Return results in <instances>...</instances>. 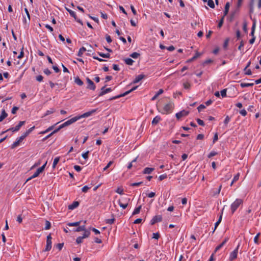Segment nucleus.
Returning a JSON list of instances; mask_svg holds the SVG:
<instances>
[{
	"label": "nucleus",
	"instance_id": "1",
	"mask_svg": "<svg viewBox=\"0 0 261 261\" xmlns=\"http://www.w3.org/2000/svg\"><path fill=\"white\" fill-rule=\"evenodd\" d=\"M243 200L242 199L237 198L236 199L230 206V210L232 214H233L237 208L243 204Z\"/></svg>",
	"mask_w": 261,
	"mask_h": 261
},
{
	"label": "nucleus",
	"instance_id": "2",
	"mask_svg": "<svg viewBox=\"0 0 261 261\" xmlns=\"http://www.w3.org/2000/svg\"><path fill=\"white\" fill-rule=\"evenodd\" d=\"M46 164H47V162L43 165H42L41 167L37 169V170L36 171V172L30 177H29L28 179H27L26 181H28L29 180L38 176V175L41 173H42L43 172V171L44 170V168H45V167Z\"/></svg>",
	"mask_w": 261,
	"mask_h": 261
},
{
	"label": "nucleus",
	"instance_id": "3",
	"mask_svg": "<svg viewBox=\"0 0 261 261\" xmlns=\"http://www.w3.org/2000/svg\"><path fill=\"white\" fill-rule=\"evenodd\" d=\"M174 108V104L172 102H169L168 103L165 105L163 108V114H168L171 113Z\"/></svg>",
	"mask_w": 261,
	"mask_h": 261
},
{
	"label": "nucleus",
	"instance_id": "4",
	"mask_svg": "<svg viewBox=\"0 0 261 261\" xmlns=\"http://www.w3.org/2000/svg\"><path fill=\"white\" fill-rule=\"evenodd\" d=\"M79 120V117H76V116L72 118L71 119L67 120V121L65 122L61 125H60V128H64L65 127H66L73 123L76 122L77 120Z\"/></svg>",
	"mask_w": 261,
	"mask_h": 261
},
{
	"label": "nucleus",
	"instance_id": "5",
	"mask_svg": "<svg viewBox=\"0 0 261 261\" xmlns=\"http://www.w3.org/2000/svg\"><path fill=\"white\" fill-rule=\"evenodd\" d=\"M138 86H136L135 87H134L133 88H132L130 90L127 91H126L125 92L122 93V94H121L120 95H118L117 96H114V97H113L112 98H111L110 99V100H114V99H116L117 98H120L121 97H123V96H126V95L128 94L129 93H130L131 92L134 91L135 90H136L137 88H138Z\"/></svg>",
	"mask_w": 261,
	"mask_h": 261
},
{
	"label": "nucleus",
	"instance_id": "6",
	"mask_svg": "<svg viewBox=\"0 0 261 261\" xmlns=\"http://www.w3.org/2000/svg\"><path fill=\"white\" fill-rule=\"evenodd\" d=\"M51 239H52V238L51 237L50 234H48L47 236L46 245V247H45V249L44 250V251H48L51 249V246H51V244H52Z\"/></svg>",
	"mask_w": 261,
	"mask_h": 261
},
{
	"label": "nucleus",
	"instance_id": "7",
	"mask_svg": "<svg viewBox=\"0 0 261 261\" xmlns=\"http://www.w3.org/2000/svg\"><path fill=\"white\" fill-rule=\"evenodd\" d=\"M86 81L88 84V86L87 87V88L92 90H95L96 86L93 82L92 80H91L89 77L86 78Z\"/></svg>",
	"mask_w": 261,
	"mask_h": 261
},
{
	"label": "nucleus",
	"instance_id": "8",
	"mask_svg": "<svg viewBox=\"0 0 261 261\" xmlns=\"http://www.w3.org/2000/svg\"><path fill=\"white\" fill-rule=\"evenodd\" d=\"M162 220V217L161 215H156L153 217L150 221V224L153 225L155 223L159 222H161Z\"/></svg>",
	"mask_w": 261,
	"mask_h": 261
},
{
	"label": "nucleus",
	"instance_id": "9",
	"mask_svg": "<svg viewBox=\"0 0 261 261\" xmlns=\"http://www.w3.org/2000/svg\"><path fill=\"white\" fill-rule=\"evenodd\" d=\"M189 114V112L186 110H182L178 113L176 114V118L179 120L181 117L187 116Z\"/></svg>",
	"mask_w": 261,
	"mask_h": 261
},
{
	"label": "nucleus",
	"instance_id": "10",
	"mask_svg": "<svg viewBox=\"0 0 261 261\" xmlns=\"http://www.w3.org/2000/svg\"><path fill=\"white\" fill-rule=\"evenodd\" d=\"M96 111V109H93L90 111H89V112H86L85 113H84L83 114H82V115L81 116H76V117H79V119L81 118H85V117H88L91 115H92L93 113H94Z\"/></svg>",
	"mask_w": 261,
	"mask_h": 261
},
{
	"label": "nucleus",
	"instance_id": "11",
	"mask_svg": "<svg viewBox=\"0 0 261 261\" xmlns=\"http://www.w3.org/2000/svg\"><path fill=\"white\" fill-rule=\"evenodd\" d=\"M238 248L239 246H238L236 249H234L232 252H231L229 256L230 260L232 261L237 257Z\"/></svg>",
	"mask_w": 261,
	"mask_h": 261
},
{
	"label": "nucleus",
	"instance_id": "12",
	"mask_svg": "<svg viewBox=\"0 0 261 261\" xmlns=\"http://www.w3.org/2000/svg\"><path fill=\"white\" fill-rule=\"evenodd\" d=\"M23 140V139L22 138V137H21V136L17 138L16 141H15L11 145V148L12 149H14L16 147H17V146H18L20 144V143H21L22 141Z\"/></svg>",
	"mask_w": 261,
	"mask_h": 261
},
{
	"label": "nucleus",
	"instance_id": "13",
	"mask_svg": "<svg viewBox=\"0 0 261 261\" xmlns=\"http://www.w3.org/2000/svg\"><path fill=\"white\" fill-rule=\"evenodd\" d=\"M112 91V89L111 88L105 89V86L102 87L101 88V92L99 94V96H102L105 95L106 93H108Z\"/></svg>",
	"mask_w": 261,
	"mask_h": 261
},
{
	"label": "nucleus",
	"instance_id": "14",
	"mask_svg": "<svg viewBox=\"0 0 261 261\" xmlns=\"http://www.w3.org/2000/svg\"><path fill=\"white\" fill-rule=\"evenodd\" d=\"M145 77V75L143 74H139L136 77L135 80L133 81V84L138 83L140 81H141L143 79H144Z\"/></svg>",
	"mask_w": 261,
	"mask_h": 261
},
{
	"label": "nucleus",
	"instance_id": "15",
	"mask_svg": "<svg viewBox=\"0 0 261 261\" xmlns=\"http://www.w3.org/2000/svg\"><path fill=\"white\" fill-rule=\"evenodd\" d=\"M228 239H229L228 238H225V239L223 240V241L216 248L215 252H217L220 248H221L226 243V242L228 241Z\"/></svg>",
	"mask_w": 261,
	"mask_h": 261
},
{
	"label": "nucleus",
	"instance_id": "16",
	"mask_svg": "<svg viewBox=\"0 0 261 261\" xmlns=\"http://www.w3.org/2000/svg\"><path fill=\"white\" fill-rule=\"evenodd\" d=\"M78 201H74L71 204L68 205V209L72 210L79 205Z\"/></svg>",
	"mask_w": 261,
	"mask_h": 261
},
{
	"label": "nucleus",
	"instance_id": "17",
	"mask_svg": "<svg viewBox=\"0 0 261 261\" xmlns=\"http://www.w3.org/2000/svg\"><path fill=\"white\" fill-rule=\"evenodd\" d=\"M25 121H19V123L18 124V125H17L15 127H14V131H18L20 127L24 124L25 123Z\"/></svg>",
	"mask_w": 261,
	"mask_h": 261
},
{
	"label": "nucleus",
	"instance_id": "18",
	"mask_svg": "<svg viewBox=\"0 0 261 261\" xmlns=\"http://www.w3.org/2000/svg\"><path fill=\"white\" fill-rule=\"evenodd\" d=\"M154 170L153 168L146 167L144 169L143 173L145 174H150Z\"/></svg>",
	"mask_w": 261,
	"mask_h": 261
},
{
	"label": "nucleus",
	"instance_id": "19",
	"mask_svg": "<svg viewBox=\"0 0 261 261\" xmlns=\"http://www.w3.org/2000/svg\"><path fill=\"white\" fill-rule=\"evenodd\" d=\"M85 225H81V226L79 225L77 226V228H74L72 230L74 232H80L81 231L85 230Z\"/></svg>",
	"mask_w": 261,
	"mask_h": 261
},
{
	"label": "nucleus",
	"instance_id": "20",
	"mask_svg": "<svg viewBox=\"0 0 261 261\" xmlns=\"http://www.w3.org/2000/svg\"><path fill=\"white\" fill-rule=\"evenodd\" d=\"M161 120V117L159 116H155L152 121V124L155 125L157 124Z\"/></svg>",
	"mask_w": 261,
	"mask_h": 261
},
{
	"label": "nucleus",
	"instance_id": "21",
	"mask_svg": "<svg viewBox=\"0 0 261 261\" xmlns=\"http://www.w3.org/2000/svg\"><path fill=\"white\" fill-rule=\"evenodd\" d=\"M8 116L7 113L6 112L5 110H3L2 114L0 116V122H2L5 118Z\"/></svg>",
	"mask_w": 261,
	"mask_h": 261
},
{
	"label": "nucleus",
	"instance_id": "22",
	"mask_svg": "<svg viewBox=\"0 0 261 261\" xmlns=\"http://www.w3.org/2000/svg\"><path fill=\"white\" fill-rule=\"evenodd\" d=\"M201 55V53H198V51H196L195 56L194 57H193L191 59H189L187 62H191L194 60H195V59H196L197 58H198L199 57H200V56Z\"/></svg>",
	"mask_w": 261,
	"mask_h": 261
},
{
	"label": "nucleus",
	"instance_id": "23",
	"mask_svg": "<svg viewBox=\"0 0 261 261\" xmlns=\"http://www.w3.org/2000/svg\"><path fill=\"white\" fill-rule=\"evenodd\" d=\"M229 7H230L229 3V2L226 3V4H225V10L224 11V15L223 16H225L228 14V11H229Z\"/></svg>",
	"mask_w": 261,
	"mask_h": 261
},
{
	"label": "nucleus",
	"instance_id": "24",
	"mask_svg": "<svg viewBox=\"0 0 261 261\" xmlns=\"http://www.w3.org/2000/svg\"><path fill=\"white\" fill-rule=\"evenodd\" d=\"M82 222V221H80L75 222H70L67 224V225L69 226H78L81 224Z\"/></svg>",
	"mask_w": 261,
	"mask_h": 261
},
{
	"label": "nucleus",
	"instance_id": "25",
	"mask_svg": "<svg viewBox=\"0 0 261 261\" xmlns=\"http://www.w3.org/2000/svg\"><path fill=\"white\" fill-rule=\"evenodd\" d=\"M66 10L69 12L71 16L73 17L75 20H76V15L74 11L67 8H66Z\"/></svg>",
	"mask_w": 261,
	"mask_h": 261
},
{
	"label": "nucleus",
	"instance_id": "26",
	"mask_svg": "<svg viewBox=\"0 0 261 261\" xmlns=\"http://www.w3.org/2000/svg\"><path fill=\"white\" fill-rule=\"evenodd\" d=\"M84 231V233L83 235V237L84 238H88L90 234V229H87L86 227L85 228V230H83Z\"/></svg>",
	"mask_w": 261,
	"mask_h": 261
},
{
	"label": "nucleus",
	"instance_id": "27",
	"mask_svg": "<svg viewBox=\"0 0 261 261\" xmlns=\"http://www.w3.org/2000/svg\"><path fill=\"white\" fill-rule=\"evenodd\" d=\"M74 82L79 86H82L84 84L83 82L79 77L75 78Z\"/></svg>",
	"mask_w": 261,
	"mask_h": 261
},
{
	"label": "nucleus",
	"instance_id": "28",
	"mask_svg": "<svg viewBox=\"0 0 261 261\" xmlns=\"http://www.w3.org/2000/svg\"><path fill=\"white\" fill-rule=\"evenodd\" d=\"M254 85L253 83H241L240 86L242 88L248 87H252Z\"/></svg>",
	"mask_w": 261,
	"mask_h": 261
},
{
	"label": "nucleus",
	"instance_id": "29",
	"mask_svg": "<svg viewBox=\"0 0 261 261\" xmlns=\"http://www.w3.org/2000/svg\"><path fill=\"white\" fill-rule=\"evenodd\" d=\"M125 63L128 65H132L134 62V60L130 58H126L124 59Z\"/></svg>",
	"mask_w": 261,
	"mask_h": 261
},
{
	"label": "nucleus",
	"instance_id": "30",
	"mask_svg": "<svg viewBox=\"0 0 261 261\" xmlns=\"http://www.w3.org/2000/svg\"><path fill=\"white\" fill-rule=\"evenodd\" d=\"M128 203H123L120 200L118 201V204L120 207L123 208V209L126 208L128 206Z\"/></svg>",
	"mask_w": 261,
	"mask_h": 261
},
{
	"label": "nucleus",
	"instance_id": "31",
	"mask_svg": "<svg viewBox=\"0 0 261 261\" xmlns=\"http://www.w3.org/2000/svg\"><path fill=\"white\" fill-rule=\"evenodd\" d=\"M98 54L99 55V56H100V57H101L102 58H109L110 57V55L109 53L104 54L102 53L98 52Z\"/></svg>",
	"mask_w": 261,
	"mask_h": 261
},
{
	"label": "nucleus",
	"instance_id": "32",
	"mask_svg": "<svg viewBox=\"0 0 261 261\" xmlns=\"http://www.w3.org/2000/svg\"><path fill=\"white\" fill-rule=\"evenodd\" d=\"M86 50V49L84 47H81L78 53L77 56L79 57H82V55L83 54L84 52H85Z\"/></svg>",
	"mask_w": 261,
	"mask_h": 261
},
{
	"label": "nucleus",
	"instance_id": "33",
	"mask_svg": "<svg viewBox=\"0 0 261 261\" xmlns=\"http://www.w3.org/2000/svg\"><path fill=\"white\" fill-rule=\"evenodd\" d=\"M141 209V205H140L139 206L136 207L134 210L132 215H137V214H139L140 213V212Z\"/></svg>",
	"mask_w": 261,
	"mask_h": 261
},
{
	"label": "nucleus",
	"instance_id": "34",
	"mask_svg": "<svg viewBox=\"0 0 261 261\" xmlns=\"http://www.w3.org/2000/svg\"><path fill=\"white\" fill-rule=\"evenodd\" d=\"M59 161H60V157H57V158H56L54 159V162H53V168H56V165L59 163Z\"/></svg>",
	"mask_w": 261,
	"mask_h": 261
},
{
	"label": "nucleus",
	"instance_id": "35",
	"mask_svg": "<svg viewBox=\"0 0 261 261\" xmlns=\"http://www.w3.org/2000/svg\"><path fill=\"white\" fill-rule=\"evenodd\" d=\"M254 0H251L250 3V5H249V7H250V10H249V12L250 13H252L253 12V10H254V7H253V5H254V2H253Z\"/></svg>",
	"mask_w": 261,
	"mask_h": 261
},
{
	"label": "nucleus",
	"instance_id": "36",
	"mask_svg": "<svg viewBox=\"0 0 261 261\" xmlns=\"http://www.w3.org/2000/svg\"><path fill=\"white\" fill-rule=\"evenodd\" d=\"M115 221V219L114 218V216H113L112 218L106 220V222L107 224H112L114 223Z\"/></svg>",
	"mask_w": 261,
	"mask_h": 261
},
{
	"label": "nucleus",
	"instance_id": "37",
	"mask_svg": "<svg viewBox=\"0 0 261 261\" xmlns=\"http://www.w3.org/2000/svg\"><path fill=\"white\" fill-rule=\"evenodd\" d=\"M229 41V38H227L225 40L224 42V44H223V48H224L225 49H226L227 48V47H228V45Z\"/></svg>",
	"mask_w": 261,
	"mask_h": 261
},
{
	"label": "nucleus",
	"instance_id": "38",
	"mask_svg": "<svg viewBox=\"0 0 261 261\" xmlns=\"http://www.w3.org/2000/svg\"><path fill=\"white\" fill-rule=\"evenodd\" d=\"M140 54L137 52H134L130 55V57L134 59H137L140 56Z\"/></svg>",
	"mask_w": 261,
	"mask_h": 261
},
{
	"label": "nucleus",
	"instance_id": "39",
	"mask_svg": "<svg viewBox=\"0 0 261 261\" xmlns=\"http://www.w3.org/2000/svg\"><path fill=\"white\" fill-rule=\"evenodd\" d=\"M207 2V5L210 7H211V8H215V4L213 0H208Z\"/></svg>",
	"mask_w": 261,
	"mask_h": 261
},
{
	"label": "nucleus",
	"instance_id": "40",
	"mask_svg": "<svg viewBox=\"0 0 261 261\" xmlns=\"http://www.w3.org/2000/svg\"><path fill=\"white\" fill-rule=\"evenodd\" d=\"M50 227H51L50 223L48 221L46 220L45 221V226L44 229L45 230H48L50 228Z\"/></svg>",
	"mask_w": 261,
	"mask_h": 261
},
{
	"label": "nucleus",
	"instance_id": "41",
	"mask_svg": "<svg viewBox=\"0 0 261 261\" xmlns=\"http://www.w3.org/2000/svg\"><path fill=\"white\" fill-rule=\"evenodd\" d=\"M224 16H223L218 24V28H221L224 22Z\"/></svg>",
	"mask_w": 261,
	"mask_h": 261
},
{
	"label": "nucleus",
	"instance_id": "42",
	"mask_svg": "<svg viewBox=\"0 0 261 261\" xmlns=\"http://www.w3.org/2000/svg\"><path fill=\"white\" fill-rule=\"evenodd\" d=\"M84 237L83 236H80L79 237H77L76 239V243L77 244H80L81 243H82L83 242V240L84 239Z\"/></svg>",
	"mask_w": 261,
	"mask_h": 261
},
{
	"label": "nucleus",
	"instance_id": "43",
	"mask_svg": "<svg viewBox=\"0 0 261 261\" xmlns=\"http://www.w3.org/2000/svg\"><path fill=\"white\" fill-rule=\"evenodd\" d=\"M184 87L186 89H189L191 87V85L188 82L184 83L183 84Z\"/></svg>",
	"mask_w": 261,
	"mask_h": 261
},
{
	"label": "nucleus",
	"instance_id": "44",
	"mask_svg": "<svg viewBox=\"0 0 261 261\" xmlns=\"http://www.w3.org/2000/svg\"><path fill=\"white\" fill-rule=\"evenodd\" d=\"M121 202H123L124 203H128L130 201V199L127 197L122 198L121 200H120Z\"/></svg>",
	"mask_w": 261,
	"mask_h": 261
},
{
	"label": "nucleus",
	"instance_id": "45",
	"mask_svg": "<svg viewBox=\"0 0 261 261\" xmlns=\"http://www.w3.org/2000/svg\"><path fill=\"white\" fill-rule=\"evenodd\" d=\"M113 163V161H110L107 165L103 168V171H106Z\"/></svg>",
	"mask_w": 261,
	"mask_h": 261
},
{
	"label": "nucleus",
	"instance_id": "46",
	"mask_svg": "<svg viewBox=\"0 0 261 261\" xmlns=\"http://www.w3.org/2000/svg\"><path fill=\"white\" fill-rule=\"evenodd\" d=\"M260 235V233H258L254 238V242L255 244H258V237Z\"/></svg>",
	"mask_w": 261,
	"mask_h": 261
},
{
	"label": "nucleus",
	"instance_id": "47",
	"mask_svg": "<svg viewBox=\"0 0 261 261\" xmlns=\"http://www.w3.org/2000/svg\"><path fill=\"white\" fill-rule=\"evenodd\" d=\"M167 177V175L166 174H162L159 176V179L160 181L163 180V179L166 178Z\"/></svg>",
	"mask_w": 261,
	"mask_h": 261
},
{
	"label": "nucleus",
	"instance_id": "48",
	"mask_svg": "<svg viewBox=\"0 0 261 261\" xmlns=\"http://www.w3.org/2000/svg\"><path fill=\"white\" fill-rule=\"evenodd\" d=\"M116 192L122 195L123 194V189L121 188H118L116 190Z\"/></svg>",
	"mask_w": 261,
	"mask_h": 261
},
{
	"label": "nucleus",
	"instance_id": "49",
	"mask_svg": "<svg viewBox=\"0 0 261 261\" xmlns=\"http://www.w3.org/2000/svg\"><path fill=\"white\" fill-rule=\"evenodd\" d=\"M226 89H223L221 91V95L223 97H225L226 96Z\"/></svg>",
	"mask_w": 261,
	"mask_h": 261
},
{
	"label": "nucleus",
	"instance_id": "50",
	"mask_svg": "<svg viewBox=\"0 0 261 261\" xmlns=\"http://www.w3.org/2000/svg\"><path fill=\"white\" fill-rule=\"evenodd\" d=\"M23 56H24L23 47H22L21 49V51L17 58L18 59H21Z\"/></svg>",
	"mask_w": 261,
	"mask_h": 261
},
{
	"label": "nucleus",
	"instance_id": "51",
	"mask_svg": "<svg viewBox=\"0 0 261 261\" xmlns=\"http://www.w3.org/2000/svg\"><path fill=\"white\" fill-rule=\"evenodd\" d=\"M89 229L92 230L95 233V234H98L100 233V231L95 228L90 227Z\"/></svg>",
	"mask_w": 261,
	"mask_h": 261
},
{
	"label": "nucleus",
	"instance_id": "52",
	"mask_svg": "<svg viewBox=\"0 0 261 261\" xmlns=\"http://www.w3.org/2000/svg\"><path fill=\"white\" fill-rule=\"evenodd\" d=\"M255 29L254 24L252 25V28H251V33H250V35L252 36V37H253V36H254Z\"/></svg>",
	"mask_w": 261,
	"mask_h": 261
},
{
	"label": "nucleus",
	"instance_id": "53",
	"mask_svg": "<svg viewBox=\"0 0 261 261\" xmlns=\"http://www.w3.org/2000/svg\"><path fill=\"white\" fill-rule=\"evenodd\" d=\"M90 188H91V187H88L87 186H85L83 187V188L82 189V192L86 193Z\"/></svg>",
	"mask_w": 261,
	"mask_h": 261
},
{
	"label": "nucleus",
	"instance_id": "54",
	"mask_svg": "<svg viewBox=\"0 0 261 261\" xmlns=\"http://www.w3.org/2000/svg\"><path fill=\"white\" fill-rule=\"evenodd\" d=\"M196 120H197V123H198V124L199 125H201V126H204V123L203 120H201V119H200L199 118L197 119Z\"/></svg>",
	"mask_w": 261,
	"mask_h": 261
},
{
	"label": "nucleus",
	"instance_id": "55",
	"mask_svg": "<svg viewBox=\"0 0 261 261\" xmlns=\"http://www.w3.org/2000/svg\"><path fill=\"white\" fill-rule=\"evenodd\" d=\"M160 233L159 232L153 233L152 238L158 240L160 238Z\"/></svg>",
	"mask_w": 261,
	"mask_h": 261
},
{
	"label": "nucleus",
	"instance_id": "56",
	"mask_svg": "<svg viewBox=\"0 0 261 261\" xmlns=\"http://www.w3.org/2000/svg\"><path fill=\"white\" fill-rule=\"evenodd\" d=\"M217 152H215V151H212V152H211L209 153V154L208 155V158H212V156H215V155H217Z\"/></svg>",
	"mask_w": 261,
	"mask_h": 261
},
{
	"label": "nucleus",
	"instance_id": "57",
	"mask_svg": "<svg viewBox=\"0 0 261 261\" xmlns=\"http://www.w3.org/2000/svg\"><path fill=\"white\" fill-rule=\"evenodd\" d=\"M89 151H87V152L84 153L82 154V157L84 159H87L88 158V154H89Z\"/></svg>",
	"mask_w": 261,
	"mask_h": 261
},
{
	"label": "nucleus",
	"instance_id": "58",
	"mask_svg": "<svg viewBox=\"0 0 261 261\" xmlns=\"http://www.w3.org/2000/svg\"><path fill=\"white\" fill-rule=\"evenodd\" d=\"M18 109H19V108H18V107H16V106L12 108V109L11 113H12L13 114H15L16 113L17 111L18 110Z\"/></svg>",
	"mask_w": 261,
	"mask_h": 261
},
{
	"label": "nucleus",
	"instance_id": "59",
	"mask_svg": "<svg viewBox=\"0 0 261 261\" xmlns=\"http://www.w3.org/2000/svg\"><path fill=\"white\" fill-rule=\"evenodd\" d=\"M230 117L228 116H227L224 121V123L225 124V125H227L229 122L230 121Z\"/></svg>",
	"mask_w": 261,
	"mask_h": 261
},
{
	"label": "nucleus",
	"instance_id": "60",
	"mask_svg": "<svg viewBox=\"0 0 261 261\" xmlns=\"http://www.w3.org/2000/svg\"><path fill=\"white\" fill-rule=\"evenodd\" d=\"M43 77L41 75H38L37 76H36V80L39 82H42L43 81Z\"/></svg>",
	"mask_w": 261,
	"mask_h": 261
},
{
	"label": "nucleus",
	"instance_id": "61",
	"mask_svg": "<svg viewBox=\"0 0 261 261\" xmlns=\"http://www.w3.org/2000/svg\"><path fill=\"white\" fill-rule=\"evenodd\" d=\"M63 245V243H59L56 245V247L58 248L60 250H61L62 249Z\"/></svg>",
	"mask_w": 261,
	"mask_h": 261
},
{
	"label": "nucleus",
	"instance_id": "62",
	"mask_svg": "<svg viewBox=\"0 0 261 261\" xmlns=\"http://www.w3.org/2000/svg\"><path fill=\"white\" fill-rule=\"evenodd\" d=\"M74 169L77 172H80L82 170V168L80 166H78V165H75L74 166Z\"/></svg>",
	"mask_w": 261,
	"mask_h": 261
},
{
	"label": "nucleus",
	"instance_id": "63",
	"mask_svg": "<svg viewBox=\"0 0 261 261\" xmlns=\"http://www.w3.org/2000/svg\"><path fill=\"white\" fill-rule=\"evenodd\" d=\"M106 38L108 43H110L112 42V39L110 35H107L106 36Z\"/></svg>",
	"mask_w": 261,
	"mask_h": 261
},
{
	"label": "nucleus",
	"instance_id": "64",
	"mask_svg": "<svg viewBox=\"0 0 261 261\" xmlns=\"http://www.w3.org/2000/svg\"><path fill=\"white\" fill-rule=\"evenodd\" d=\"M240 113L243 116H245L247 115V112L244 109L241 110Z\"/></svg>",
	"mask_w": 261,
	"mask_h": 261
}]
</instances>
